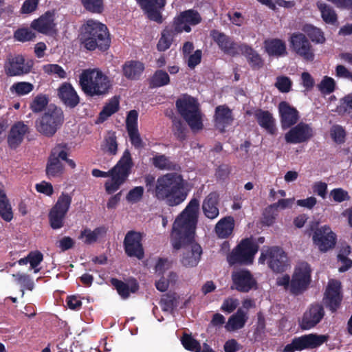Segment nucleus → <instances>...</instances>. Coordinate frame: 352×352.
Returning a JSON list of instances; mask_svg holds the SVG:
<instances>
[{
	"mask_svg": "<svg viewBox=\"0 0 352 352\" xmlns=\"http://www.w3.org/2000/svg\"><path fill=\"white\" fill-rule=\"evenodd\" d=\"M199 210V199L192 198L173 225L170 234L173 248L177 250L190 245V250H186L181 260L182 264L186 267L197 266L203 252L201 245L194 243Z\"/></svg>",
	"mask_w": 352,
	"mask_h": 352,
	"instance_id": "obj_1",
	"label": "nucleus"
},
{
	"mask_svg": "<svg viewBox=\"0 0 352 352\" xmlns=\"http://www.w3.org/2000/svg\"><path fill=\"white\" fill-rule=\"evenodd\" d=\"M186 181L177 173L160 176L153 189V196L160 201H166L170 206L182 204L188 196Z\"/></svg>",
	"mask_w": 352,
	"mask_h": 352,
	"instance_id": "obj_2",
	"label": "nucleus"
},
{
	"mask_svg": "<svg viewBox=\"0 0 352 352\" xmlns=\"http://www.w3.org/2000/svg\"><path fill=\"white\" fill-rule=\"evenodd\" d=\"M79 39L89 51L106 52L111 46V39L108 28L101 22L89 19L80 28Z\"/></svg>",
	"mask_w": 352,
	"mask_h": 352,
	"instance_id": "obj_3",
	"label": "nucleus"
},
{
	"mask_svg": "<svg viewBox=\"0 0 352 352\" xmlns=\"http://www.w3.org/2000/svg\"><path fill=\"white\" fill-rule=\"evenodd\" d=\"M133 166V162L131 153L126 149L116 166L109 171L104 172L94 168L92 170L91 174L95 177H111V180H107L104 183V188L108 195H112L126 181Z\"/></svg>",
	"mask_w": 352,
	"mask_h": 352,
	"instance_id": "obj_4",
	"label": "nucleus"
},
{
	"mask_svg": "<svg viewBox=\"0 0 352 352\" xmlns=\"http://www.w3.org/2000/svg\"><path fill=\"white\" fill-rule=\"evenodd\" d=\"M79 86L89 97L104 96L112 87L109 78L97 69L82 70L79 76Z\"/></svg>",
	"mask_w": 352,
	"mask_h": 352,
	"instance_id": "obj_5",
	"label": "nucleus"
},
{
	"mask_svg": "<svg viewBox=\"0 0 352 352\" xmlns=\"http://www.w3.org/2000/svg\"><path fill=\"white\" fill-rule=\"evenodd\" d=\"M65 116L62 109L50 104L44 113L35 122L36 131L47 138H52L64 123Z\"/></svg>",
	"mask_w": 352,
	"mask_h": 352,
	"instance_id": "obj_6",
	"label": "nucleus"
},
{
	"mask_svg": "<svg viewBox=\"0 0 352 352\" xmlns=\"http://www.w3.org/2000/svg\"><path fill=\"white\" fill-rule=\"evenodd\" d=\"M258 245L252 237L243 239L227 256L230 266L234 265H249L252 264Z\"/></svg>",
	"mask_w": 352,
	"mask_h": 352,
	"instance_id": "obj_7",
	"label": "nucleus"
},
{
	"mask_svg": "<svg viewBox=\"0 0 352 352\" xmlns=\"http://www.w3.org/2000/svg\"><path fill=\"white\" fill-rule=\"evenodd\" d=\"M319 223L311 221L305 230V234L311 236L314 244L320 251L325 252L334 248L336 243V235L327 226L318 227Z\"/></svg>",
	"mask_w": 352,
	"mask_h": 352,
	"instance_id": "obj_8",
	"label": "nucleus"
},
{
	"mask_svg": "<svg viewBox=\"0 0 352 352\" xmlns=\"http://www.w3.org/2000/svg\"><path fill=\"white\" fill-rule=\"evenodd\" d=\"M265 261L274 273H283L289 266L287 253L279 246L267 247L262 250L258 262L263 264Z\"/></svg>",
	"mask_w": 352,
	"mask_h": 352,
	"instance_id": "obj_9",
	"label": "nucleus"
},
{
	"mask_svg": "<svg viewBox=\"0 0 352 352\" xmlns=\"http://www.w3.org/2000/svg\"><path fill=\"white\" fill-rule=\"evenodd\" d=\"M179 113L186 121L190 127L199 130L203 127L199 104L192 97L179 98L175 102Z\"/></svg>",
	"mask_w": 352,
	"mask_h": 352,
	"instance_id": "obj_10",
	"label": "nucleus"
},
{
	"mask_svg": "<svg viewBox=\"0 0 352 352\" xmlns=\"http://www.w3.org/2000/svg\"><path fill=\"white\" fill-rule=\"evenodd\" d=\"M329 339L328 335H319L317 333L305 334L295 337L289 344L285 346L284 352L301 351L305 349H314L318 348Z\"/></svg>",
	"mask_w": 352,
	"mask_h": 352,
	"instance_id": "obj_11",
	"label": "nucleus"
},
{
	"mask_svg": "<svg viewBox=\"0 0 352 352\" xmlns=\"http://www.w3.org/2000/svg\"><path fill=\"white\" fill-rule=\"evenodd\" d=\"M72 197L66 192H62L57 201L51 208L49 214V222L53 230L63 227L65 219L72 204Z\"/></svg>",
	"mask_w": 352,
	"mask_h": 352,
	"instance_id": "obj_12",
	"label": "nucleus"
},
{
	"mask_svg": "<svg viewBox=\"0 0 352 352\" xmlns=\"http://www.w3.org/2000/svg\"><path fill=\"white\" fill-rule=\"evenodd\" d=\"M66 143L58 144L51 150L45 168L48 178L59 177L63 174L65 167L60 160H66Z\"/></svg>",
	"mask_w": 352,
	"mask_h": 352,
	"instance_id": "obj_13",
	"label": "nucleus"
},
{
	"mask_svg": "<svg viewBox=\"0 0 352 352\" xmlns=\"http://www.w3.org/2000/svg\"><path fill=\"white\" fill-rule=\"evenodd\" d=\"M343 296L341 283L338 280L330 279L325 289L322 302L331 313H336L340 307Z\"/></svg>",
	"mask_w": 352,
	"mask_h": 352,
	"instance_id": "obj_14",
	"label": "nucleus"
},
{
	"mask_svg": "<svg viewBox=\"0 0 352 352\" xmlns=\"http://www.w3.org/2000/svg\"><path fill=\"white\" fill-rule=\"evenodd\" d=\"M311 281V269L307 263L295 267L290 283V292L298 295L305 291Z\"/></svg>",
	"mask_w": 352,
	"mask_h": 352,
	"instance_id": "obj_15",
	"label": "nucleus"
},
{
	"mask_svg": "<svg viewBox=\"0 0 352 352\" xmlns=\"http://www.w3.org/2000/svg\"><path fill=\"white\" fill-rule=\"evenodd\" d=\"M290 45L292 51L306 61L314 60V49L305 34L295 32L291 35Z\"/></svg>",
	"mask_w": 352,
	"mask_h": 352,
	"instance_id": "obj_16",
	"label": "nucleus"
},
{
	"mask_svg": "<svg viewBox=\"0 0 352 352\" xmlns=\"http://www.w3.org/2000/svg\"><path fill=\"white\" fill-rule=\"evenodd\" d=\"M231 278L232 284L230 288L232 290L247 293L256 288L257 282L248 270L240 269L232 272Z\"/></svg>",
	"mask_w": 352,
	"mask_h": 352,
	"instance_id": "obj_17",
	"label": "nucleus"
},
{
	"mask_svg": "<svg viewBox=\"0 0 352 352\" xmlns=\"http://www.w3.org/2000/svg\"><path fill=\"white\" fill-rule=\"evenodd\" d=\"M144 233L130 230L124 237L123 245L126 254L130 257H136L142 259L144 256V251L142 245Z\"/></svg>",
	"mask_w": 352,
	"mask_h": 352,
	"instance_id": "obj_18",
	"label": "nucleus"
},
{
	"mask_svg": "<svg viewBox=\"0 0 352 352\" xmlns=\"http://www.w3.org/2000/svg\"><path fill=\"white\" fill-rule=\"evenodd\" d=\"M34 66L32 59L25 60L21 54H17L8 59L5 64V72L8 76H23L29 74Z\"/></svg>",
	"mask_w": 352,
	"mask_h": 352,
	"instance_id": "obj_19",
	"label": "nucleus"
},
{
	"mask_svg": "<svg viewBox=\"0 0 352 352\" xmlns=\"http://www.w3.org/2000/svg\"><path fill=\"white\" fill-rule=\"evenodd\" d=\"M202 19L198 11L194 9H189L180 12V14L174 18L172 23L175 26L176 32H191L190 25H196L201 23Z\"/></svg>",
	"mask_w": 352,
	"mask_h": 352,
	"instance_id": "obj_20",
	"label": "nucleus"
},
{
	"mask_svg": "<svg viewBox=\"0 0 352 352\" xmlns=\"http://www.w3.org/2000/svg\"><path fill=\"white\" fill-rule=\"evenodd\" d=\"M210 36L224 54L232 56L239 54L240 45L224 32L214 29L210 30Z\"/></svg>",
	"mask_w": 352,
	"mask_h": 352,
	"instance_id": "obj_21",
	"label": "nucleus"
},
{
	"mask_svg": "<svg viewBox=\"0 0 352 352\" xmlns=\"http://www.w3.org/2000/svg\"><path fill=\"white\" fill-rule=\"evenodd\" d=\"M324 316V310L322 305L316 303L311 305L303 314L299 321V326L302 330H309L316 327Z\"/></svg>",
	"mask_w": 352,
	"mask_h": 352,
	"instance_id": "obj_22",
	"label": "nucleus"
},
{
	"mask_svg": "<svg viewBox=\"0 0 352 352\" xmlns=\"http://www.w3.org/2000/svg\"><path fill=\"white\" fill-rule=\"evenodd\" d=\"M314 135V130L309 124L300 122L290 129L285 139L287 143L299 144L307 142Z\"/></svg>",
	"mask_w": 352,
	"mask_h": 352,
	"instance_id": "obj_23",
	"label": "nucleus"
},
{
	"mask_svg": "<svg viewBox=\"0 0 352 352\" xmlns=\"http://www.w3.org/2000/svg\"><path fill=\"white\" fill-rule=\"evenodd\" d=\"M278 113L281 126L283 129L290 128L297 123L300 118L298 111L286 101L278 104Z\"/></svg>",
	"mask_w": 352,
	"mask_h": 352,
	"instance_id": "obj_24",
	"label": "nucleus"
},
{
	"mask_svg": "<svg viewBox=\"0 0 352 352\" xmlns=\"http://www.w3.org/2000/svg\"><path fill=\"white\" fill-rule=\"evenodd\" d=\"M232 111L226 104L219 105L215 108L214 115V126L221 133H224L226 128L234 122Z\"/></svg>",
	"mask_w": 352,
	"mask_h": 352,
	"instance_id": "obj_25",
	"label": "nucleus"
},
{
	"mask_svg": "<svg viewBox=\"0 0 352 352\" xmlns=\"http://www.w3.org/2000/svg\"><path fill=\"white\" fill-rule=\"evenodd\" d=\"M55 14L54 11H47L31 23V28L39 33L48 34L55 30Z\"/></svg>",
	"mask_w": 352,
	"mask_h": 352,
	"instance_id": "obj_26",
	"label": "nucleus"
},
{
	"mask_svg": "<svg viewBox=\"0 0 352 352\" xmlns=\"http://www.w3.org/2000/svg\"><path fill=\"white\" fill-rule=\"evenodd\" d=\"M58 96L67 107L73 109L80 102V97L69 82H63L58 89Z\"/></svg>",
	"mask_w": 352,
	"mask_h": 352,
	"instance_id": "obj_27",
	"label": "nucleus"
},
{
	"mask_svg": "<svg viewBox=\"0 0 352 352\" xmlns=\"http://www.w3.org/2000/svg\"><path fill=\"white\" fill-rule=\"evenodd\" d=\"M29 127L23 122L14 123L8 135V144L10 148L16 149L23 142L24 135L28 133Z\"/></svg>",
	"mask_w": 352,
	"mask_h": 352,
	"instance_id": "obj_28",
	"label": "nucleus"
},
{
	"mask_svg": "<svg viewBox=\"0 0 352 352\" xmlns=\"http://www.w3.org/2000/svg\"><path fill=\"white\" fill-rule=\"evenodd\" d=\"M111 283L122 299H127L131 293L137 292L140 288L139 283L135 278H131L127 282H124L118 278H112Z\"/></svg>",
	"mask_w": 352,
	"mask_h": 352,
	"instance_id": "obj_29",
	"label": "nucleus"
},
{
	"mask_svg": "<svg viewBox=\"0 0 352 352\" xmlns=\"http://www.w3.org/2000/svg\"><path fill=\"white\" fill-rule=\"evenodd\" d=\"M219 195L217 192H211L205 197L201 208L204 215L208 219H214L219 216Z\"/></svg>",
	"mask_w": 352,
	"mask_h": 352,
	"instance_id": "obj_30",
	"label": "nucleus"
},
{
	"mask_svg": "<svg viewBox=\"0 0 352 352\" xmlns=\"http://www.w3.org/2000/svg\"><path fill=\"white\" fill-rule=\"evenodd\" d=\"M254 118L259 126L268 133L274 135L276 132L275 119L269 111L257 109L254 113Z\"/></svg>",
	"mask_w": 352,
	"mask_h": 352,
	"instance_id": "obj_31",
	"label": "nucleus"
},
{
	"mask_svg": "<svg viewBox=\"0 0 352 352\" xmlns=\"http://www.w3.org/2000/svg\"><path fill=\"white\" fill-rule=\"evenodd\" d=\"M144 64L139 60H128L122 65L123 76L131 80H138L144 71Z\"/></svg>",
	"mask_w": 352,
	"mask_h": 352,
	"instance_id": "obj_32",
	"label": "nucleus"
},
{
	"mask_svg": "<svg viewBox=\"0 0 352 352\" xmlns=\"http://www.w3.org/2000/svg\"><path fill=\"white\" fill-rule=\"evenodd\" d=\"M239 54L245 56L248 63L253 69H259L264 65L263 60L260 54L251 46L245 43L240 44Z\"/></svg>",
	"mask_w": 352,
	"mask_h": 352,
	"instance_id": "obj_33",
	"label": "nucleus"
},
{
	"mask_svg": "<svg viewBox=\"0 0 352 352\" xmlns=\"http://www.w3.org/2000/svg\"><path fill=\"white\" fill-rule=\"evenodd\" d=\"M175 26L171 23L164 28L161 33L157 44V49L159 52H164L171 46L175 36L181 34L180 32L175 30Z\"/></svg>",
	"mask_w": 352,
	"mask_h": 352,
	"instance_id": "obj_34",
	"label": "nucleus"
},
{
	"mask_svg": "<svg viewBox=\"0 0 352 352\" xmlns=\"http://www.w3.org/2000/svg\"><path fill=\"white\" fill-rule=\"evenodd\" d=\"M265 52L270 56H283L287 54L284 41L279 38H272L265 41Z\"/></svg>",
	"mask_w": 352,
	"mask_h": 352,
	"instance_id": "obj_35",
	"label": "nucleus"
},
{
	"mask_svg": "<svg viewBox=\"0 0 352 352\" xmlns=\"http://www.w3.org/2000/svg\"><path fill=\"white\" fill-rule=\"evenodd\" d=\"M316 6L318 10L320 12L321 17L325 23L336 27L338 26L339 22L338 14L331 6L322 1H318L316 3Z\"/></svg>",
	"mask_w": 352,
	"mask_h": 352,
	"instance_id": "obj_36",
	"label": "nucleus"
},
{
	"mask_svg": "<svg viewBox=\"0 0 352 352\" xmlns=\"http://www.w3.org/2000/svg\"><path fill=\"white\" fill-rule=\"evenodd\" d=\"M248 319L247 313L239 308L235 314L229 318L225 327L228 331L241 329L245 326Z\"/></svg>",
	"mask_w": 352,
	"mask_h": 352,
	"instance_id": "obj_37",
	"label": "nucleus"
},
{
	"mask_svg": "<svg viewBox=\"0 0 352 352\" xmlns=\"http://www.w3.org/2000/svg\"><path fill=\"white\" fill-rule=\"evenodd\" d=\"M107 228L104 226L96 228L94 230L89 228H85L80 231L78 239H84V243L91 245L96 243L98 238L103 237L107 233Z\"/></svg>",
	"mask_w": 352,
	"mask_h": 352,
	"instance_id": "obj_38",
	"label": "nucleus"
},
{
	"mask_svg": "<svg viewBox=\"0 0 352 352\" xmlns=\"http://www.w3.org/2000/svg\"><path fill=\"white\" fill-rule=\"evenodd\" d=\"M234 227V221L232 217H223L215 226V232L221 239H226L230 236Z\"/></svg>",
	"mask_w": 352,
	"mask_h": 352,
	"instance_id": "obj_39",
	"label": "nucleus"
},
{
	"mask_svg": "<svg viewBox=\"0 0 352 352\" xmlns=\"http://www.w3.org/2000/svg\"><path fill=\"white\" fill-rule=\"evenodd\" d=\"M120 109V98L119 96H113L109 100L103 107L102 111L99 113L98 122H103L110 116L116 113Z\"/></svg>",
	"mask_w": 352,
	"mask_h": 352,
	"instance_id": "obj_40",
	"label": "nucleus"
},
{
	"mask_svg": "<svg viewBox=\"0 0 352 352\" xmlns=\"http://www.w3.org/2000/svg\"><path fill=\"white\" fill-rule=\"evenodd\" d=\"M152 164L159 170H178L179 166L171 162L165 155H156L151 159Z\"/></svg>",
	"mask_w": 352,
	"mask_h": 352,
	"instance_id": "obj_41",
	"label": "nucleus"
},
{
	"mask_svg": "<svg viewBox=\"0 0 352 352\" xmlns=\"http://www.w3.org/2000/svg\"><path fill=\"white\" fill-rule=\"evenodd\" d=\"M302 31L307 35L312 42L322 44L326 39L324 32L321 29L311 24H305L302 28Z\"/></svg>",
	"mask_w": 352,
	"mask_h": 352,
	"instance_id": "obj_42",
	"label": "nucleus"
},
{
	"mask_svg": "<svg viewBox=\"0 0 352 352\" xmlns=\"http://www.w3.org/2000/svg\"><path fill=\"white\" fill-rule=\"evenodd\" d=\"M179 296L175 292H169L164 294L160 300V305L164 311L173 312L178 306Z\"/></svg>",
	"mask_w": 352,
	"mask_h": 352,
	"instance_id": "obj_43",
	"label": "nucleus"
},
{
	"mask_svg": "<svg viewBox=\"0 0 352 352\" xmlns=\"http://www.w3.org/2000/svg\"><path fill=\"white\" fill-rule=\"evenodd\" d=\"M170 82V77L168 73L164 70L155 71L149 80V85L151 88H156L165 86Z\"/></svg>",
	"mask_w": 352,
	"mask_h": 352,
	"instance_id": "obj_44",
	"label": "nucleus"
},
{
	"mask_svg": "<svg viewBox=\"0 0 352 352\" xmlns=\"http://www.w3.org/2000/svg\"><path fill=\"white\" fill-rule=\"evenodd\" d=\"M49 102L48 97L45 94H38L34 98L30 104V109L34 113H38L44 110H46V107Z\"/></svg>",
	"mask_w": 352,
	"mask_h": 352,
	"instance_id": "obj_45",
	"label": "nucleus"
},
{
	"mask_svg": "<svg viewBox=\"0 0 352 352\" xmlns=\"http://www.w3.org/2000/svg\"><path fill=\"white\" fill-rule=\"evenodd\" d=\"M181 341L184 347L188 351L192 352L202 351L199 342L195 339L191 335L184 333Z\"/></svg>",
	"mask_w": 352,
	"mask_h": 352,
	"instance_id": "obj_46",
	"label": "nucleus"
},
{
	"mask_svg": "<svg viewBox=\"0 0 352 352\" xmlns=\"http://www.w3.org/2000/svg\"><path fill=\"white\" fill-rule=\"evenodd\" d=\"M83 8L91 13L100 14L104 10L103 0H80Z\"/></svg>",
	"mask_w": 352,
	"mask_h": 352,
	"instance_id": "obj_47",
	"label": "nucleus"
},
{
	"mask_svg": "<svg viewBox=\"0 0 352 352\" xmlns=\"http://www.w3.org/2000/svg\"><path fill=\"white\" fill-rule=\"evenodd\" d=\"M330 135L333 142L341 144L346 140V133L343 126L339 124H334L330 129Z\"/></svg>",
	"mask_w": 352,
	"mask_h": 352,
	"instance_id": "obj_48",
	"label": "nucleus"
},
{
	"mask_svg": "<svg viewBox=\"0 0 352 352\" xmlns=\"http://www.w3.org/2000/svg\"><path fill=\"white\" fill-rule=\"evenodd\" d=\"M14 38L16 41L23 43L34 40L36 38V34L28 28H22L14 32Z\"/></svg>",
	"mask_w": 352,
	"mask_h": 352,
	"instance_id": "obj_49",
	"label": "nucleus"
},
{
	"mask_svg": "<svg viewBox=\"0 0 352 352\" xmlns=\"http://www.w3.org/2000/svg\"><path fill=\"white\" fill-rule=\"evenodd\" d=\"M34 89V85L28 82H18L14 83L10 91L18 96H24L30 93Z\"/></svg>",
	"mask_w": 352,
	"mask_h": 352,
	"instance_id": "obj_50",
	"label": "nucleus"
},
{
	"mask_svg": "<svg viewBox=\"0 0 352 352\" xmlns=\"http://www.w3.org/2000/svg\"><path fill=\"white\" fill-rule=\"evenodd\" d=\"M329 195L333 201L337 203L349 201L351 199L349 192L342 188H333L330 191Z\"/></svg>",
	"mask_w": 352,
	"mask_h": 352,
	"instance_id": "obj_51",
	"label": "nucleus"
},
{
	"mask_svg": "<svg viewBox=\"0 0 352 352\" xmlns=\"http://www.w3.org/2000/svg\"><path fill=\"white\" fill-rule=\"evenodd\" d=\"M44 72L48 75H55L60 78H65L67 73L64 69L58 64H47L43 65Z\"/></svg>",
	"mask_w": 352,
	"mask_h": 352,
	"instance_id": "obj_52",
	"label": "nucleus"
},
{
	"mask_svg": "<svg viewBox=\"0 0 352 352\" xmlns=\"http://www.w3.org/2000/svg\"><path fill=\"white\" fill-rule=\"evenodd\" d=\"M352 111V94H348L342 98L339 105L336 107V112L339 115L349 113Z\"/></svg>",
	"mask_w": 352,
	"mask_h": 352,
	"instance_id": "obj_53",
	"label": "nucleus"
},
{
	"mask_svg": "<svg viewBox=\"0 0 352 352\" xmlns=\"http://www.w3.org/2000/svg\"><path fill=\"white\" fill-rule=\"evenodd\" d=\"M336 87L335 80L328 76H324L318 85V89L324 94H330L334 91Z\"/></svg>",
	"mask_w": 352,
	"mask_h": 352,
	"instance_id": "obj_54",
	"label": "nucleus"
},
{
	"mask_svg": "<svg viewBox=\"0 0 352 352\" xmlns=\"http://www.w3.org/2000/svg\"><path fill=\"white\" fill-rule=\"evenodd\" d=\"M292 82L291 79L285 76H278L275 82V87L281 93H288L292 88Z\"/></svg>",
	"mask_w": 352,
	"mask_h": 352,
	"instance_id": "obj_55",
	"label": "nucleus"
},
{
	"mask_svg": "<svg viewBox=\"0 0 352 352\" xmlns=\"http://www.w3.org/2000/svg\"><path fill=\"white\" fill-rule=\"evenodd\" d=\"M12 276L23 288L30 291L34 289V283L29 275L18 273Z\"/></svg>",
	"mask_w": 352,
	"mask_h": 352,
	"instance_id": "obj_56",
	"label": "nucleus"
},
{
	"mask_svg": "<svg viewBox=\"0 0 352 352\" xmlns=\"http://www.w3.org/2000/svg\"><path fill=\"white\" fill-rule=\"evenodd\" d=\"M277 214L276 213V209L272 205L267 207L263 213L262 223L265 226H272L276 219Z\"/></svg>",
	"mask_w": 352,
	"mask_h": 352,
	"instance_id": "obj_57",
	"label": "nucleus"
},
{
	"mask_svg": "<svg viewBox=\"0 0 352 352\" xmlns=\"http://www.w3.org/2000/svg\"><path fill=\"white\" fill-rule=\"evenodd\" d=\"M103 149L110 155H114L117 153L118 143L114 133L105 138Z\"/></svg>",
	"mask_w": 352,
	"mask_h": 352,
	"instance_id": "obj_58",
	"label": "nucleus"
},
{
	"mask_svg": "<svg viewBox=\"0 0 352 352\" xmlns=\"http://www.w3.org/2000/svg\"><path fill=\"white\" fill-rule=\"evenodd\" d=\"M29 263L32 269H34V273H38L40 271L39 268H37L38 265L42 262L43 259V255L40 251L30 252L28 254Z\"/></svg>",
	"mask_w": 352,
	"mask_h": 352,
	"instance_id": "obj_59",
	"label": "nucleus"
},
{
	"mask_svg": "<svg viewBox=\"0 0 352 352\" xmlns=\"http://www.w3.org/2000/svg\"><path fill=\"white\" fill-rule=\"evenodd\" d=\"M173 131L174 135L179 140L186 139V129L180 119L173 120Z\"/></svg>",
	"mask_w": 352,
	"mask_h": 352,
	"instance_id": "obj_60",
	"label": "nucleus"
},
{
	"mask_svg": "<svg viewBox=\"0 0 352 352\" xmlns=\"http://www.w3.org/2000/svg\"><path fill=\"white\" fill-rule=\"evenodd\" d=\"M141 8L145 11V13L150 20L158 23L163 22L162 15L160 11L161 8L155 7H142Z\"/></svg>",
	"mask_w": 352,
	"mask_h": 352,
	"instance_id": "obj_61",
	"label": "nucleus"
},
{
	"mask_svg": "<svg viewBox=\"0 0 352 352\" xmlns=\"http://www.w3.org/2000/svg\"><path fill=\"white\" fill-rule=\"evenodd\" d=\"M144 194V188L142 186H136L130 190L126 195V199L130 203H137L142 197Z\"/></svg>",
	"mask_w": 352,
	"mask_h": 352,
	"instance_id": "obj_62",
	"label": "nucleus"
},
{
	"mask_svg": "<svg viewBox=\"0 0 352 352\" xmlns=\"http://www.w3.org/2000/svg\"><path fill=\"white\" fill-rule=\"evenodd\" d=\"M127 132L130 142L135 148H141L144 147V143L139 133L138 129L128 130Z\"/></svg>",
	"mask_w": 352,
	"mask_h": 352,
	"instance_id": "obj_63",
	"label": "nucleus"
},
{
	"mask_svg": "<svg viewBox=\"0 0 352 352\" xmlns=\"http://www.w3.org/2000/svg\"><path fill=\"white\" fill-rule=\"evenodd\" d=\"M0 217L7 222L12 219L13 213L9 201L0 203Z\"/></svg>",
	"mask_w": 352,
	"mask_h": 352,
	"instance_id": "obj_64",
	"label": "nucleus"
}]
</instances>
